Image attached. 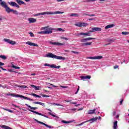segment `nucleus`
I'll return each mask as SVG.
<instances>
[{"label":"nucleus","instance_id":"f257e3e1","mask_svg":"<svg viewBox=\"0 0 129 129\" xmlns=\"http://www.w3.org/2000/svg\"><path fill=\"white\" fill-rule=\"evenodd\" d=\"M0 5L1 7H2V8L5 9L6 12H7L8 14H10V13L13 12V14H15V15H21V13L18 12L17 10H14L10 8V7L8 6V5H7V3L5 2H2L1 3Z\"/></svg>","mask_w":129,"mask_h":129},{"label":"nucleus","instance_id":"f03ea898","mask_svg":"<svg viewBox=\"0 0 129 129\" xmlns=\"http://www.w3.org/2000/svg\"><path fill=\"white\" fill-rule=\"evenodd\" d=\"M100 32L101 31V28L99 27H93L92 28V30H90L89 32L86 33L81 32L78 33L77 36H85V37H87L88 36H91L90 33H93V32Z\"/></svg>","mask_w":129,"mask_h":129},{"label":"nucleus","instance_id":"7ed1b4c3","mask_svg":"<svg viewBox=\"0 0 129 129\" xmlns=\"http://www.w3.org/2000/svg\"><path fill=\"white\" fill-rule=\"evenodd\" d=\"M59 14H64V12H60V11H56L55 12H44L42 13H37L35 15L36 17H38V16H41L43 15H58Z\"/></svg>","mask_w":129,"mask_h":129},{"label":"nucleus","instance_id":"20e7f679","mask_svg":"<svg viewBox=\"0 0 129 129\" xmlns=\"http://www.w3.org/2000/svg\"><path fill=\"white\" fill-rule=\"evenodd\" d=\"M46 57L47 58H52L53 59H57V60H65V57L63 56L56 55L52 53H48L46 54Z\"/></svg>","mask_w":129,"mask_h":129},{"label":"nucleus","instance_id":"39448f33","mask_svg":"<svg viewBox=\"0 0 129 129\" xmlns=\"http://www.w3.org/2000/svg\"><path fill=\"white\" fill-rule=\"evenodd\" d=\"M11 96H13L14 97H20L21 98H24V99H27V100H29L30 101H34V99L28 98L27 97H25L22 95H15L14 94H10Z\"/></svg>","mask_w":129,"mask_h":129},{"label":"nucleus","instance_id":"423d86ee","mask_svg":"<svg viewBox=\"0 0 129 129\" xmlns=\"http://www.w3.org/2000/svg\"><path fill=\"white\" fill-rule=\"evenodd\" d=\"M102 56H90L87 57V59H91L92 60H100V59H102Z\"/></svg>","mask_w":129,"mask_h":129},{"label":"nucleus","instance_id":"0eeeda50","mask_svg":"<svg viewBox=\"0 0 129 129\" xmlns=\"http://www.w3.org/2000/svg\"><path fill=\"white\" fill-rule=\"evenodd\" d=\"M29 111H31V112H33V113H36V114H38V115H41V116H44V117H46V118H48V116H46V115H44L41 113H39L36 111L31 110V109H28Z\"/></svg>","mask_w":129,"mask_h":129},{"label":"nucleus","instance_id":"6e6552de","mask_svg":"<svg viewBox=\"0 0 129 129\" xmlns=\"http://www.w3.org/2000/svg\"><path fill=\"white\" fill-rule=\"evenodd\" d=\"M75 26H76L77 27H86V26H88V24L86 23H81L80 22L79 23L76 24H75Z\"/></svg>","mask_w":129,"mask_h":129},{"label":"nucleus","instance_id":"1a4fd4ad","mask_svg":"<svg viewBox=\"0 0 129 129\" xmlns=\"http://www.w3.org/2000/svg\"><path fill=\"white\" fill-rule=\"evenodd\" d=\"M4 41L7 42V43H9V44H11V45H16V43L15 41L7 38H5Z\"/></svg>","mask_w":129,"mask_h":129},{"label":"nucleus","instance_id":"9d476101","mask_svg":"<svg viewBox=\"0 0 129 129\" xmlns=\"http://www.w3.org/2000/svg\"><path fill=\"white\" fill-rule=\"evenodd\" d=\"M90 40H95V38L92 37H88L87 38H83L81 39V42L82 43H85L86 41H90Z\"/></svg>","mask_w":129,"mask_h":129},{"label":"nucleus","instance_id":"9b49d317","mask_svg":"<svg viewBox=\"0 0 129 129\" xmlns=\"http://www.w3.org/2000/svg\"><path fill=\"white\" fill-rule=\"evenodd\" d=\"M8 4L11 6V7H16V8H18V9L20 8V6L17 5L16 2H8Z\"/></svg>","mask_w":129,"mask_h":129},{"label":"nucleus","instance_id":"f8f14e48","mask_svg":"<svg viewBox=\"0 0 129 129\" xmlns=\"http://www.w3.org/2000/svg\"><path fill=\"white\" fill-rule=\"evenodd\" d=\"M26 44L27 45H29V46H34L35 47H39V45H38V44L33 43L31 41H27L26 42Z\"/></svg>","mask_w":129,"mask_h":129},{"label":"nucleus","instance_id":"ddd939ff","mask_svg":"<svg viewBox=\"0 0 129 129\" xmlns=\"http://www.w3.org/2000/svg\"><path fill=\"white\" fill-rule=\"evenodd\" d=\"M49 43L51 44V45H54L55 46H62L63 45V43H62L54 42L52 41H50Z\"/></svg>","mask_w":129,"mask_h":129},{"label":"nucleus","instance_id":"4468645a","mask_svg":"<svg viewBox=\"0 0 129 129\" xmlns=\"http://www.w3.org/2000/svg\"><path fill=\"white\" fill-rule=\"evenodd\" d=\"M81 79L83 80V81H85V79H90L91 78V76H83L80 77Z\"/></svg>","mask_w":129,"mask_h":129},{"label":"nucleus","instance_id":"2eb2a0df","mask_svg":"<svg viewBox=\"0 0 129 129\" xmlns=\"http://www.w3.org/2000/svg\"><path fill=\"white\" fill-rule=\"evenodd\" d=\"M28 21H29L30 24H32L33 23H36L37 22V20L33 18H29L28 19Z\"/></svg>","mask_w":129,"mask_h":129},{"label":"nucleus","instance_id":"dca6fc26","mask_svg":"<svg viewBox=\"0 0 129 129\" xmlns=\"http://www.w3.org/2000/svg\"><path fill=\"white\" fill-rule=\"evenodd\" d=\"M49 30H46L44 31V35H48V34H52L53 31H52V28H49Z\"/></svg>","mask_w":129,"mask_h":129},{"label":"nucleus","instance_id":"f3484780","mask_svg":"<svg viewBox=\"0 0 129 129\" xmlns=\"http://www.w3.org/2000/svg\"><path fill=\"white\" fill-rule=\"evenodd\" d=\"M31 87L34 88L35 90H40V89L42 88V87L41 86H36L34 85H31Z\"/></svg>","mask_w":129,"mask_h":129},{"label":"nucleus","instance_id":"a211bd4d","mask_svg":"<svg viewBox=\"0 0 129 129\" xmlns=\"http://www.w3.org/2000/svg\"><path fill=\"white\" fill-rule=\"evenodd\" d=\"M95 111H96V109H94L93 110H89L88 112V114H93V113H95Z\"/></svg>","mask_w":129,"mask_h":129},{"label":"nucleus","instance_id":"6ab92c4d","mask_svg":"<svg viewBox=\"0 0 129 129\" xmlns=\"http://www.w3.org/2000/svg\"><path fill=\"white\" fill-rule=\"evenodd\" d=\"M16 2L17 3V4H18V5H20V6L21 5H26L25 2L22 1L21 0H16Z\"/></svg>","mask_w":129,"mask_h":129},{"label":"nucleus","instance_id":"aec40b11","mask_svg":"<svg viewBox=\"0 0 129 129\" xmlns=\"http://www.w3.org/2000/svg\"><path fill=\"white\" fill-rule=\"evenodd\" d=\"M25 105H26V106H28V107H29V108H30V109H33V110H36V109H38V107H32L29 105H28L27 104H25Z\"/></svg>","mask_w":129,"mask_h":129},{"label":"nucleus","instance_id":"412c9836","mask_svg":"<svg viewBox=\"0 0 129 129\" xmlns=\"http://www.w3.org/2000/svg\"><path fill=\"white\" fill-rule=\"evenodd\" d=\"M33 103L34 104H39V105H42V106H44V105H45V103L40 102H33Z\"/></svg>","mask_w":129,"mask_h":129},{"label":"nucleus","instance_id":"4be33fe9","mask_svg":"<svg viewBox=\"0 0 129 129\" xmlns=\"http://www.w3.org/2000/svg\"><path fill=\"white\" fill-rule=\"evenodd\" d=\"M113 128V129L117 128V121H115L114 122Z\"/></svg>","mask_w":129,"mask_h":129},{"label":"nucleus","instance_id":"5701e85b","mask_svg":"<svg viewBox=\"0 0 129 129\" xmlns=\"http://www.w3.org/2000/svg\"><path fill=\"white\" fill-rule=\"evenodd\" d=\"M92 44V42H86V43H83L82 44V46H90Z\"/></svg>","mask_w":129,"mask_h":129},{"label":"nucleus","instance_id":"b1692460","mask_svg":"<svg viewBox=\"0 0 129 129\" xmlns=\"http://www.w3.org/2000/svg\"><path fill=\"white\" fill-rule=\"evenodd\" d=\"M4 65H5V63L0 62V68L1 69H2V70H3V71H6L7 70L6 69H4V68H3V67H1V66H4Z\"/></svg>","mask_w":129,"mask_h":129},{"label":"nucleus","instance_id":"393cba45","mask_svg":"<svg viewBox=\"0 0 129 129\" xmlns=\"http://www.w3.org/2000/svg\"><path fill=\"white\" fill-rule=\"evenodd\" d=\"M113 27H114V24H110L107 25L105 27V29H109V28H113Z\"/></svg>","mask_w":129,"mask_h":129},{"label":"nucleus","instance_id":"a878e982","mask_svg":"<svg viewBox=\"0 0 129 129\" xmlns=\"http://www.w3.org/2000/svg\"><path fill=\"white\" fill-rule=\"evenodd\" d=\"M51 68H56L57 69H59V68H61V66H56V65L52 64L51 66Z\"/></svg>","mask_w":129,"mask_h":129},{"label":"nucleus","instance_id":"bb28decb","mask_svg":"<svg viewBox=\"0 0 129 129\" xmlns=\"http://www.w3.org/2000/svg\"><path fill=\"white\" fill-rule=\"evenodd\" d=\"M98 118H91L90 120H87V121H92V122H93V121H96V120H97Z\"/></svg>","mask_w":129,"mask_h":129},{"label":"nucleus","instance_id":"cd10ccee","mask_svg":"<svg viewBox=\"0 0 129 129\" xmlns=\"http://www.w3.org/2000/svg\"><path fill=\"white\" fill-rule=\"evenodd\" d=\"M34 120H35V121H36L37 122H38V123H40L41 124H43V125H46V123H44L43 122H41V121L38 120L36 119H35Z\"/></svg>","mask_w":129,"mask_h":129},{"label":"nucleus","instance_id":"c85d7f7f","mask_svg":"<svg viewBox=\"0 0 129 129\" xmlns=\"http://www.w3.org/2000/svg\"><path fill=\"white\" fill-rule=\"evenodd\" d=\"M0 58H2L3 60H7V59L8 58L6 55H0Z\"/></svg>","mask_w":129,"mask_h":129},{"label":"nucleus","instance_id":"c756f323","mask_svg":"<svg viewBox=\"0 0 129 129\" xmlns=\"http://www.w3.org/2000/svg\"><path fill=\"white\" fill-rule=\"evenodd\" d=\"M70 16L71 17H79V15L76 13H72Z\"/></svg>","mask_w":129,"mask_h":129},{"label":"nucleus","instance_id":"7c9ffc66","mask_svg":"<svg viewBox=\"0 0 129 129\" xmlns=\"http://www.w3.org/2000/svg\"><path fill=\"white\" fill-rule=\"evenodd\" d=\"M51 105H57L58 106H63L62 105H61V104H58V103H51Z\"/></svg>","mask_w":129,"mask_h":129},{"label":"nucleus","instance_id":"2f4dec72","mask_svg":"<svg viewBox=\"0 0 129 129\" xmlns=\"http://www.w3.org/2000/svg\"><path fill=\"white\" fill-rule=\"evenodd\" d=\"M12 68H14V69H20L21 68H20L19 67H17L14 64L12 65Z\"/></svg>","mask_w":129,"mask_h":129},{"label":"nucleus","instance_id":"473e14b6","mask_svg":"<svg viewBox=\"0 0 129 129\" xmlns=\"http://www.w3.org/2000/svg\"><path fill=\"white\" fill-rule=\"evenodd\" d=\"M2 109H4V110H6V111H9V112H13V111L11 110H10L9 109L5 108H2Z\"/></svg>","mask_w":129,"mask_h":129},{"label":"nucleus","instance_id":"72a5a7b5","mask_svg":"<svg viewBox=\"0 0 129 129\" xmlns=\"http://www.w3.org/2000/svg\"><path fill=\"white\" fill-rule=\"evenodd\" d=\"M57 31H58V32H65V30L62 29V28H57Z\"/></svg>","mask_w":129,"mask_h":129},{"label":"nucleus","instance_id":"f704fd0d","mask_svg":"<svg viewBox=\"0 0 129 129\" xmlns=\"http://www.w3.org/2000/svg\"><path fill=\"white\" fill-rule=\"evenodd\" d=\"M18 87H19L20 88H27V86L25 85H21V86H18Z\"/></svg>","mask_w":129,"mask_h":129},{"label":"nucleus","instance_id":"c9c22d12","mask_svg":"<svg viewBox=\"0 0 129 129\" xmlns=\"http://www.w3.org/2000/svg\"><path fill=\"white\" fill-rule=\"evenodd\" d=\"M29 35H30V37H31L32 38H34V37H35V35L34 34V33H33V32H29Z\"/></svg>","mask_w":129,"mask_h":129},{"label":"nucleus","instance_id":"e433bc0d","mask_svg":"<svg viewBox=\"0 0 129 129\" xmlns=\"http://www.w3.org/2000/svg\"><path fill=\"white\" fill-rule=\"evenodd\" d=\"M37 34H40V35H45V31L38 32Z\"/></svg>","mask_w":129,"mask_h":129},{"label":"nucleus","instance_id":"4c0bfd02","mask_svg":"<svg viewBox=\"0 0 129 129\" xmlns=\"http://www.w3.org/2000/svg\"><path fill=\"white\" fill-rule=\"evenodd\" d=\"M129 32H122V35H128Z\"/></svg>","mask_w":129,"mask_h":129},{"label":"nucleus","instance_id":"58836bf2","mask_svg":"<svg viewBox=\"0 0 129 129\" xmlns=\"http://www.w3.org/2000/svg\"><path fill=\"white\" fill-rule=\"evenodd\" d=\"M60 39H61L62 40H69V39H68L64 36L61 37Z\"/></svg>","mask_w":129,"mask_h":129},{"label":"nucleus","instance_id":"ea45409f","mask_svg":"<svg viewBox=\"0 0 129 129\" xmlns=\"http://www.w3.org/2000/svg\"><path fill=\"white\" fill-rule=\"evenodd\" d=\"M44 66H48V67H50V68H52V64L50 65L49 63L44 64Z\"/></svg>","mask_w":129,"mask_h":129},{"label":"nucleus","instance_id":"a19ab883","mask_svg":"<svg viewBox=\"0 0 129 129\" xmlns=\"http://www.w3.org/2000/svg\"><path fill=\"white\" fill-rule=\"evenodd\" d=\"M63 123H70V121H67L65 120H62L61 121Z\"/></svg>","mask_w":129,"mask_h":129},{"label":"nucleus","instance_id":"79ce46f5","mask_svg":"<svg viewBox=\"0 0 129 129\" xmlns=\"http://www.w3.org/2000/svg\"><path fill=\"white\" fill-rule=\"evenodd\" d=\"M48 114H50V115L53 116V117H56V115L51 112H48Z\"/></svg>","mask_w":129,"mask_h":129},{"label":"nucleus","instance_id":"37998d69","mask_svg":"<svg viewBox=\"0 0 129 129\" xmlns=\"http://www.w3.org/2000/svg\"><path fill=\"white\" fill-rule=\"evenodd\" d=\"M86 122H88V121L87 120L84 122H83L81 123H80L79 125H82V124H84V123H86Z\"/></svg>","mask_w":129,"mask_h":129},{"label":"nucleus","instance_id":"c03bdc74","mask_svg":"<svg viewBox=\"0 0 129 129\" xmlns=\"http://www.w3.org/2000/svg\"><path fill=\"white\" fill-rule=\"evenodd\" d=\"M86 122H88V121L87 120L84 122H83L81 123H80L79 125H82V124H84V123H86Z\"/></svg>","mask_w":129,"mask_h":129},{"label":"nucleus","instance_id":"a18cd8bd","mask_svg":"<svg viewBox=\"0 0 129 129\" xmlns=\"http://www.w3.org/2000/svg\"><path fill=\"white\" fill-rule=\"evenodd\" d=\"M45 30H49V26L43 27L42 30H45Z\"/></svg>","mask_w":129,"mask_h":129},{"label":"nucleus","instance_id":"49530a36","mask_svg":"<svg viewBox=\"0 0 129 129\" xmlns=\"http://www.w3.org/2000/svg\"><path fill=\"white\" fill-rule=\"evenodd\" d=\"M42 96L43 97H50V96L49 95H44V94H42Z\"/></svg>","mask_w":129,"mask_h":129},{"label":"nucleus","instance_id":"de8ad7c7","mask_svg":"<svg viewBox=\"0 0 129 129\" xmlns=\"http://www.w3.org/2000/svg\"><path fill=\"white\" fill-rule=\"evenodd\" d=\"M71 52L72 53H74V54H79V52L78 51H74L73 50H72Z\"/></svg>","mask_w":129,"mask_h":129},{"label":"nucleus","instance_id":"09e8293b","mask_svg":"<svg viewBox=\"0 0 129 129\" xmlns=\"http://www.w3.org/2000/svg\"><path fill=\"white\" fill-rule=\"evenodd\" d=\"M45 126H46V127H48L49 128H52V126L47 124H45Z\"/></svg>","mask_w":129,"mask_h":129},{"label":"nucleus","instance_id":"8fccbe9b","mask_svg":"<svg viewBox=\"0 0 129 129\" xmlns=\"http://www.w3.org/2000/svg\"><path fill=\"white\" fill-rule=\"evenodd\" d=\"M114 69H117L118 68V66L115 65L113 67Z\"/></svg>","mask_w":129,"mask_h":129},{"label":"nucleus","instance_id":"3c124183","mask_svg":"<svg viewBox=\"0 0 129 129\" xmlns=\"http://www.w3.org/2000/svg\"><path fill=\"white\" fill-rule=\"evenodd\" d=\"M95 1H96V0H87L86 2L87 3H89L90 2H95Z\"/></svg>","mask_w":129,"mask_h":129},{"label":"nucleus","instance_id":"603ef678","mask_svg":"<svg viewBox=\"0 0 129 129\" xmlns=\"http://www.w3.org/2000/svg\"><path fill=\"white\" fill-rule=\"evenodd\" d=\"M12 105L13 106H15V107H17V108H20V106H17L16 105H15V104H13Z\"/></svg>","mask_w":129,"mask_h":129},{"label":"nucleus","instance_id":"864d4df0","mask_svg":"<svg viewBox=\"0 0 129 129\" xmlns=\"http://www.w3.org/2000/svg\"><path fill=\"white\" fill-rule=\"evenodd\" d=\"M123 102V99H122L121 101H120V105H121L122 104Z\"/></svg>","mask_w":129,"mask_h":129},{"label":"nucleus","instance_id":"5fc2aeb1","mask_svg":"<svg viewBox=\"0 0 129 129\" xmlns=\"http://www.w3.org/2000/svg\"><path fill=\"white\" fill-rule=\"evenodd\" d=\"M31 95H32V96H34L35 97H37V94H36L33 93V94H31Z\"/></svg>","mask_w":129,"mask_h":129},{"label":"nucleus","instance_id":"6e6d98bb","mask_svg":"<svg viewBox=\"0 0 129 129\" xmlns=\"http://www.w3.org/2000/svg\"><path fill=\"white\" fill-rule=\"evenodd\" d=\"M109 42H114V40L113 39H109Z\"/></svg>","mask_w":129,"mask_h":129},{"label":"nucleus","instance_id":"4d7b16f0","mask_svg":"<svg viewBox=\"0 0 129 129\" xmlns=\"http://www.w3.org/2000/svg\"><path fill=\"white\" fill-rule=\"evenodd\" d=\"M88 20H89V21H94L95 19H94V18H90Z\"/></svg>","mask_w":129,"mask_h":129},{"label":"nucleus","instance_id":"13d9d810","mask_svg":"<svg viewBox=\"0 0 129 129\" xmlns=\"http://www.w3.org/2000/svg\"><path fill=\"white\" fill-rule=\"evenodd\" d=\"M78 91H79V88L77 89V91L75 93V94H77V93H78Z\"/></svg>","mask_w":129,"mask_h":129},{"label":"nucleus","instance_id":"bf43d9fd","mask_svg":"<svg viewBox=\"0 0 129 129\" xmlns=\"http://www.w3.org/2000/svg\"><path fill=\"white\" fill-rule=\"evenodd\" d=\"M64 101H66V102H71V101H72V100H65Z\"/></svg>","mask_w":129,"mask_h":129},{"label":"nucleus","instance_id":"052dcab7","mask_svg":"<svg viewBox=\"0 0 129 129\" xmlns=\"http://www.w3.org/2000/svg\"><path fill=\"white\" fill-rule=\"evenodd\" d=\"M65 0H57V2H64Z\"/></svg>","mask_w":129,"mask_h":129},{"label":"nucleus","instance_id":"680f3d73","mask_svg":"<svg viewBox=\"0 0 129 129\" xmlns=\"http://www.w3.org/2000/svg\"><path fill=\"white\" fill-rule=\"evenodd\" d=\"M94 16H95L94 14L89 15V16H91V17H94Z\"/></svg>","mask_w":129,"mask_h":129},{"label":"nucleus","instance_id":"e2e57ef3","mask_svg":"<svg viewBox=\"0 0 129 129\" xmlns=\"http://www.w3.org/2000/svg\"><path fill=\"white\" fill-rule=\"evenodd\" d=\"M113 115H115L116 114V112L114 111V112H113Z\"/></svg>","mask_w":129,"mask_h":129},{"label":"nucleus","instance_id":"0e129e2a","mask_svg":"<svg viewBox=\"0 0 129 129\" xmlns=\"http://www.w3.org/2000/svg\"><path fill=\"white\" fill-rule=\"evenodd\" d=\"M0 87H2L3 88H5V87L3 86V85L0 84Z\"/></svg>","mask_w":129,"mask_h":129},{"label":"nucleus","instance_id":"69168bd1","mask_svg":"<svg viewBox=\"0 0 129 129\" xmlns=\"http://www.w3.org/2000/svg\"><path fill=\"white\" fill-rule=\"evenodd\" d=\"M36 97H38V98H41V96L37 95Z\"/></svg>","mask_w":129,"mask_h":129},{"label":"nucleus","instance_id":"338daca9","mask_svg":"<svg viewBox=\"0 0 129 129\" xmlns=\"http://www.w3.org/2000/svg\"><path fill=\"white\" fill-rule=\"evenodd\" d=\"M61 87H62V88H67L68 87H66V86H61Z\"/></svg>","mask_w":129,"mask_h":129},{"label":"nucleus","instance_id":"774afa93","mask_svg":"<svg viewBox=\"0 0 129 129\" xmlns=\"http://www.w3.org/2000/svg\"><path fill=\"white\" fill-rule=\"evenodd\" d=\"M72 104H76V102H71Z\"/></svg>","mask_w":129,"mask_h":129}]
</instances>
